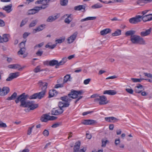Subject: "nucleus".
<instances>
[{
    "mask_svg": "<svg viewBox=\"0 0 152 152\" xmlns=\"http://www.w3.org/2000/svg\"><path fill=\"white\" fill-rule=\"evenodd\" d=\"M105 120L108 122H112V121L111 120L110 117H107L105 118Z\"/></svg>",
    "mask_w": 152,
    "mask_h": 152,
    "instance_id": "nucleus-63",
    "label": "nucleus"
},
{
    "mask_svg": "<svg viewBox=\"0 0 152 152\" xmlns=\"http://www.w3.org/2000/svg\"><path fill=\"white\" fill-rule=\"evenodd\" d=\"M102 7V4H100L99 3H97L94 4V5H92L91 6V8L92 9H94L100 8Z\"/></svg>",
    "mask_w": 152,
    "mask_h": 152,
    "instance_id": "nucleus-35",
    "label": "nucleus"
},
{
    "mask_svg": "<svg viewBox=\"0 0 152 152\" xmlns=\"http://www.w3.org/2000/svg\"><path fill=\"white\" fill-rule=\"evenodd\" d=\"M48 5H42V6H38V8L39 11L41 10V9H45L46 8L48 7Z\"/></svg>",
    "mask_w": 152,
    "mask_h": 152,
    "instance_id": "nucleus-46",
    "label": "nucleus"
},
{
    "mask_svg": "<svg viewBox=\"0 0 152 152\" xmlns=\"http://www.w3.org/2000/svg\"><path fill=\"white\" fill-rule=\"evenodd\" d=\"M17 93L14 92L10 96L8 97L6 99L8 100L15 99V102L16 104L20 102V107H28L30 108V110H34L38 107V104H34V101H27L29 97V95L25 93H23L17 97Z\"/></svg>",
    "mask_w": 152,
    "mask_h": 152,
    "instance_id": "nucleus-1",
    "label": "nucleus"
},
{
    "mask_svg": "<svg viewBox=\"0 0 152 152\" xmlns=\"http://www.w3.org/2000/svg\"><path fill=\"white\" fill-rule=\"evenodd\" d=\"M28 21V19L27 18H26L22 20V21L20 26V27H22L24 25L27 23Z\"/></svg>",
    "mask_w": 152,
    "mask_h": 152,
    "instance_id": "nucleus-39",
    "label": "nucleus"
},
{
    "mask_svg": "<svg viewBox=\"0 0 152 152\" xmlns=\"http://www.w3.org/2000/svg\"><path fill=\"white\" fill-rule=\"evenodd\" d=\"M10 91V89L7 87H4L1 89L0 87V95L4 96L7 94Z\"/></svg>",
    "mask_w": 152,
    "mask_h": 152,
    "instance_id": "nucleus-11",
    "label": "nucleus"
},
{
    "mask_svg": "<svg viewBox=\"0 0 152 152\" xmlns=\"http://www.w3.org/2000/svg\"><path fill=\"white\" fill-rule=\"evenodd\" d=\"M83 93V90L76 91L74 90H71L70 93L67 96H64L61 97L60 99L66 103H63L62 106L64 107H67L69 105V103L72 100L71 99L77 98L78 95H82Z\"/></svg>",
    "mask_w": 152,
    "mask_h": 152,
    "instance_id": "nucleus-2",
    "label": "nucleus"
},
{
    "mask_svg": "<svg viewBox=\"0 0 152 152\" xmlns=\"http://www.w3.org/2000/svg\"><path fill=\"white\" fill-rule=\"evenodd\" d=\"M67 58L66 57H64L59 62H58V66L64 64L67 61Z\"/></svg>",
    "mask_w": 152,
    "mask_h": 152,
    "instance_id": "nucleus-28",
    "label": "nucleus"
},
{
    "mask_svg": "<svg viewBox=\"0 0 152 152\" xmlns=\"http://www.w3.org/2000/svg\"><path fill=\"white\" fill-rule=\"evenodd\" d=\"M120 143V141L119 139L115 140V145H118Z\"/></svg>",
    "mask_w": 152,
    "mask_h": 152,
    "instance_id": "nucleus-64",
    "label": "nucleus"
},
{
    "mask_svg": "<svg viewBox=\"0 0 152 152\" xmlns=\"http://www.w3.org/2000/svg\"><path fill=\"white\" fill-rule=\"evenodd\" d=\"M8 67L10 69H18L19 70L20 65L18 64H12L8 65Z\"/></svg>",
    "mask_w": 152,
    "mask_h": 152,
    "instance_id": "nucleus-26",
    "label": "nucleus"
},
{
    "mask_svg": "<svg viewBox=\"0 0 152 152\" xmlns=\"http://www.w3.org/2000/svg\"><path fill=\"white\" fill-rule=\"evenodd\" d=\"M110 118L112 122L113 123L115 122L119 121L118 119L113 117H110Z\"/></svg>",
    "mask_w": 152,
    "mask_h": 152,
    "instance_id": "nucleus-49",
    "label": "nucleus"
},
{
    "mask_svg": "<svg viewBox=\"0 0 152 152\" xmlns=\"http://www.w3.org/2000/svg\"><path fill=\"white\" fill-rule=\"evenodd\" d=\"M26 41L24 42H21L20 44L19 45V47L20 48H21L22 47L23 48H25V42Z\"/></svg>",
    "mask_w": 152,
    "mask_h": 152,
    "instance_id": "nucleus-45",
    "label": "nucleus"
},
{
    "mask_svg": "<svg viewBox=\"0 0 152 152\" xmlns=\"http://www.w3.org/2000/svg\"><path fill=\"white\" fill-rule=\"evenodd\" d=\"M59 17L60 14H57L54 16H49L47 19L46 21L47 22H52L58 18Z\"/></svg>",
    "mask_w": 152,
    "mask_h": 152,
    "instance_id": "nucleus-14",
    "label": "nucleus"
},
{
    "mask_svg": "<svg viewBox=\"0 0 152 152\" xmlns=\"http://www.w3.org/2000/svg\"><path fill=\"white\" fill-rule=\"evenodd\" d=\"M107 99L106 97L104 95L99 96L98 98H95L94 100L95 102H99L100 105L106 104L108 103L107 101Z\"/></svg>",
    "mask_w": 152,
    "mask_h": 152,
    "instance_id": "nucleus-5",
    "label": "nucleus"
},
{
    "mask_svg": "<svg viewBox=\"0 0 152 152\" xmlns=\"http://www.w3.org/2000/svg\"><path fill=\"white\" fill-rule=\"evenodd\" d=\"M49 120L52 121V120H55L57 118V117L54 116H50L49 115Z\"/></svg>",
    "mask_w": 152,
    "mask_h": 152,
    "instance_id": "nucleus-55",
    "label": "nucleus"
},
{
    "mask_svg": "<svg viewBox=\"0 0 152 152\" xmlns=\"http://www.w3.org/2000/svg\"><path fill=\"white\" fill-rule=\"evenodd\" d=\"M141 20H142L144 22L152 20V14L141 16Z\"/></svg>",
    "mask_w": 152,
    "mask_h": 152,
    "instance_id": "nucleus-13",
    "label": "nucleus"
},
{
    "mask_svg": "<svg viewBox=\"0 0 152 152\" xmlns=\"http://www.w3.org/2000/svg\"><path fill=\"white\" fill-rule=\"evenodd\" d=\"M56 91L54 90H50L49 92L48 97L50 98L53 97L55 95V93H56Z\"/></svg>",
    "mask_w": 152,
    "mask_h": 152,
    "instance_id": "nucleus-33",
    "label": "nucleus"
},
{
    "mask_svg": "<svg viewBox=\"0 0 152 152\" xmlns=\"http://www.w3.org/2000/svg\"><path fill=\"white\" fill-rule=\"evenodd\" d=\"M125 90L127 92L130 94H133V91L131 88H126Z\"/></svg>",
    "mask_w": 152,
    "mask_h": 152,
    "instance_id": "nucleus-50",
    "label": "nucleus"
},
{
    "mask_svg": "<svg viewBox=\"0 0 152 152\" xmlns=\"http://www.w3.org/2000/svg\"><path fill=\"white\" fill-rule=\"evenodd\" d=\"M144 74L145 76H146L148 77H150L152 78V75L151 74L147 73H144Z\"/></svg>",
    "mask_w": 152,
    "mask_h": 152,
    "instance_id": "nucleus-59",
    "label": "nucleus"
},
{
    "mask_svg": "<svg viewBox=\"0 0 152 152\" xmlns=\"http://www.w3.org/2000/svg\"><path fill=\"white\" fill-rule=\"evenodd\" d=\"M49 115L48 114H43L41 116L40 120L42 122H47L49 120Z\"/></svg>",
    "mask_w": 152,
    "mask_h": 152,
    "instance_id": "nucleus-21",
    "label": "nucleus"
},
{
    "mask_svg": "<svg viewBox=\"0 0 152 152\" xmlns=\"http://www.w3.org/2000/svg\"><path fill=\"white\" fill-rule=\"evenodd\" d=\"M43 134L45 136L47 137L49 134V131L46 129H45L43 132Z\"/></svg>",
    "mask_w": 152,
    "mask_h": 152,
    "instance_id": "nucleus-51",
    "label": "nucleus"
},
{
    "mask_svg": "<svg viewBox=\"0 0 152 152\" xmlns=\"http://www.w3.org/2000/svg\"><path fill=\"white\" fill-rule=\"evenodd\" d=\"M111 30L108 28L104 29L100 31V34L102 35H105L111 32Z\"/></svg>",
    "mask_w": 152,
    "mask_h": 152,
    "instance_id": "nucleus-25",
    "label": "nucleus"
},
{
    "mask_svg": "<svg viewBox=\"0 0 152 152\" xmlns=\"http://www.w3.org/2000/svg\"><path fill=\"white\" fill-rule=\"evenodd\" d=\"M91 79L90 78H88L85 80L84 81L83 83L85 85H87L89 83Z\"/></svg>",
    "mask_w": 152,
    "mask_h": 152,
    "instance_id": "nucleus-56",
    "label": "nucleus"
},
{
    "mask_svg": "<svg viewBox=\"0 0 152 152\" xmlns=\"http://www.w3.org/2000/svg\"><path fill=\"white\" fill-rule=\"evenodd\" d=\"M109 142V141L107 140L106 138L102 139V145L101 146L103 147H105L106 146L107 143Z\"/></svg>",
    "mask_w": 152,
    "mask_h": 152,
    "instance_id": "nucleus-36",
    "label": "nucleus"
},
{
    "mask_svg": "<svg viewBox=\"0 0 152 152\" xmlns=\"http://www.w3.org/2000/svg\"><path fill=\"white\" fill-rule=\"evenodd\" d=\"M64 112V110L61 108H58L57 109L53 108L51 111V114L53 115H57L62 114Z\"/></svg>",
    "mask_w": 152,
    "mask_h": 152,
    "instance_id": "nucleus-7",
    "label": "nucleus"
},
{
    "mask_svg": "<svg viewBox=\"0 0 152 152\" xmlns=\"http://www.w3.org/2000/svg\"><path fill=\"white\" fill-rule=\"evenodd\" d=\"M136 33V31L134 30H129L127 31L125 34L126 36H130L131 37L134 36Z\"/></svg>",
    "mask_w": 152,
    "mask_h": 152,
    "instance_id": "nucleus-27",
    "label": "nucleus"
},
{
    "mask_svg": "<svg viewBox=\"0 0 152 152\" xmlns=\"http://www.w3.org/2000/svg\"><path fill=\"white\" fill-rule=\"evenodd\" d=\"M39 83H41L42 91L39 93H35L30 96H29L28 98L29 99H34L37 98L41 99L45 96L46 92L48 83H42L41 81H39Z\"/></svg>",
    "mask_w": 152,
    "mask_h": 152,
    "instance_id": "nucleus-3",
    "label": "nucleus"
},
{
    "mask_svg": "<svg viewBox=\"0 0 152 152\" xmlns=\"http://www.w3.org/2000/svg\"><path fill=\"white\" fill-rule=\"evenodd\" d=\"M101 2L105 4H108L111 3H113L114 2L111 0H102Z\"/></svg>",
    "mask_w": 152,
    "mask_h": 152,
    "instance_id": "nucleus-41",
    "label": "nucleus"
},
{
    "mask_svg": "<svg viewBox=\"0 0 152 152\" xmlns=\"http://www.w3.org/2000/svg\"><path fill=\"white\" fill-rule=\"evenodd\" d=\"M12 4H10L4 6L3 7L2 9L5 11L7 13H9L12 10Z\"/></svg>",
    "mask_w": 152,
    "mask_h": 152,
    "instance_id": "nucleus-20",
    "label": "nucleus"
},
{
    "mask_svg": "<svg viewBox=\"0 0 152 152\" xmlns=\"http://www.w3.org/2000/svg\"><path fill=\"white\" fill-rule=\"evenodd\" d=\"M38 8V6L34 7L33 9L29 10L27 13V15H34L38 13L39 10Z\"/></svg>",
    "mask_w": 152,
    "mask_h": 152,
    "instance_id": "nucleus-12",
    "label": "nucleus"
},
{
    "mask_svg": "<svg viewBox=\"0 0 152 152\" xmlns=\"http://www.w3.org/2000/svg\"><path fill=\"white\" fill-rule=\"evenodd\" d=\"M64 16H67V18H66L64 20L65 23L67 24H69L72 20V14L70 15L66 14L64 15Z\"/></svg>",
    "mask_w": 152,
    "mask_h": 152,
    "instance_id": "nucleus-19",
    "label": "nucleus"
},
{
    "mask_svg": "<svg viewBox=\"0 0 152 152\" xmlns=\"http://www.w3.org/2000/svg\"><path fill=\"white\" fill-rule=\"evenodd\" d=\"M40 66H37L34 70V71L35 73H37L40 72Z\"/></svg>",
    "mask_w": 152,
    "mask_h": 152,
    "instance_id": "nucleus-48",
    "label": "nucleus"
},
{
    "mask_svg": "<svg viewBox=\"0 0 152 152\" xmlns=\"http://www.w3.org/2000/svg\"><path fill=\"white\" fill-rule=\"evenodd\" d=\"M130 40L134 44L143 45L146 44L144 39L137 35L135 34L133 36L130 37Z\"/></svg>",
    "mask_w": 152,
    "mask_h": 152,
    "instance_id": "nucleus-4",
    "label": "nucleus"
},
{
    "mask_svg": "<svg viewBox=\"0 0 152 152\" xmlns=\"http://www.w3.org/2000/svg\"><path fill=\"white\" fill-rule=\"evenodd\" d=\"M117 92L114 90H106L104 91L103 94H107L110 95H113L116 94Z\"/></svg>",
    "mask_w": 152,
    "mask_h": 152,
    "instance_id": "nucleus-22",
    "label": "nucleus"
},
{
    "mask_svg": "<svg viewBox=\"0 0 152 152\" xmlns=\"http://www.w3.org/2000/svg\"><path fill=\"white\" fill-rule=\"evenodd\" d=\"M121 34V31L120 30L117 29L114 33L112 34V35L113 36H115L120 35Z\"/></svg>",
    "mask_w": 152,
    "mask_h": 152,
    "instance_id": "nucleus-34",
    "label": "nucleus"
},
{
    "mask_svg": "<svg viewBox=\"0 0 152 152\" xmlns=\"http://www.w3.org/2000/svg\"><path fill=\"white\" fill-rule=\"evenodd\" d=\"M64 83L63 82V83L61 84H58L56 85L55 86V88H59L62 87L64 86Z\"/></svg>",
    "mask_w": 152,
    "mask_h": 152,
    "instance_id": "nucleus-44",
    "label": "nucleus"
},
{
    "mask_svg": "<svg viewBox=\"0 0 152 152\" xmlns=\"http://www.w3.org/2000/svg\"><path fill=\"white\" fill-rule=\"evenodd\" d=\"M78 34L77 31L74 32L72 35L69 37L67 39L68 42L69 44L73 42L75 40Z\"/></svg>",
    "mask_w": 152,
    "mask_h": 152,
    "instance_id": "nucleus-10",
    "label": "nucleus"
},
{
    "mask_svg": "<svg viewBox=\"0 0 152 152\" xmlns=\"http://www.w3.org/2000/svg\"><path fill=\"white\" fill-rule=\"evenodd\" d=\"M26 50L25 48H23L22 47L21 48H20V50L18 52V53L19 55H23L25 52Z\"/></svg>",
    "mask_w": 152,
    "mask_h": 152,
    "instance_id": "nucleus-38",
    "label": "nucleus"
},
{
    "mask_svg": "<svg viewBox=\"0 0 152 152\" xmlns=\"http://www.w3.org/2000/svg\"><path fill=\"white\" fill-rule=\"evenodd\" d=\"M96 122V121L95 120L88 119L83 120L82 122V124L85 125H92Z\"/></svg>",
    "mask_w": 152,
    "mask_h": 152,
    "instance_id": "nucleus-16",
    "label": "nucleus"
},
{
    "mask_svg": "<svg viewBox=\"0 0 152 152\" xmlns=\"http://www.w3.org/2000/svg\"><path fill=\"white\" fill-rule=\"evenodd\" d=\"M49 43L47 44L45 46V47L46 48H49L51 49H53L56 46V45H55V44H53L52 45H48Z\"/></svg>",
    "mask_w": 152,
    "mask_h": 152,
    "instance_id": "nucleus-43",
    "label": "nucleus"
},
{
    "mask_svg": "<svg viewBox=\"0 0 152 152\" xmlns=\"http://www.w3.org/2000/svg\"><path fill=\"white\" fill-rule=\"evenodd\" d=\"M44 45V43L43 42H42L41 43H40L34 46V48L35 49L36 48V47H38L39 48H40L41 47H42Z\"/></svg>",
    "mask_w": 152,
    "mask_h": 152,
    "instance_id": "nucleus-57",
    "label": "nucleus"
},
{
    "mask_svg": "<svg viewBox=\"0 0 152 152\" xmlns=\"http://www.w3.org/2000/svg\"><path fill=\"white\" fill-rule=\"evenodd\" d=\"M5 26L4 22L2 20L0 19V26L3 27Z\"/></svg>",
    "mask_w": 152,
    "mask_h": 152,
    "instance_id": "nucleus-54",
    "label": "nucleus"
},
{
    "mask_svg": "<svg viewBox=\"0 0 152 152\" xmlns=\"http://www.w3.org/2000/svg\"><path fill=\"white\" fill-rule=\"evenodd\" d=\"M65 39V37L64 36L60 37L59 39H56L55 40L56 43L55 45H56L58 44H60L63 42Z\"/></svg>",
    "mask_w": 152,
    "mask_h": 152,
    "instance_id": "nucleus-24",
    "label": "nucleus"
},
{
    "mask_svg": "<svg viewBox=\"0 0 152 152\" xmlns=\"http://www.w3.org/2000/svg\"><path fill=\"white\" fill-rule=\"evenodd\" d=\"M38 21V20L37 19H35L32 20L29 24V27L31 28L37 24Z\"/></svg>",
    "mask_w": 152,
    "mask_h": 152,
    "instance_id": "nucleus-32",
    "label": "nucleus"
},
{
    "mask_svg": "<svg viewBox=\"0 0 152 152\" xmlns=\"http://www.w3.org/2000/svg\"><path fill=\"white\" fill-rule=\"evenodd\" d=\"M141 21L140 15H136L135 17L130 18L129 22L132 24H136L140 22Z\"/></svg>",
    "mask_w": 152,
    "mask_h": 152,
    "instance_id": "nucleus-6",
    "label": "nucleus"
},
{
    "mask_svg": "<svg viewBox=\"0 0 152 152\" xmlns=\"http://www.w3.org/2000/svg\"><path fill=\"white\" fill-rule=\"evenodd\" d=\"M7 126L6 124L0 121V127L5 128Z\"/></svg>",
    "mask_w": 152,
    "mask_h": 152,
    "instance_id": "nucleus-53",
    "label": "nucleus"
},
{
    "mask_svg": "<svg viewBox=\"0 0 152 152\" xmlns=\"http://www.w3.org/2000/svg\"><path fill=\"white\" fill-rule=\"evenodd\" d=\"M30 33L27 32L25 33L23 35V37L24 38H26L30 34Z\"/></svg>",
    "mask_w": 152,
    "mask_h": 152,
    "instance_id": "nucleus-60",
    "label": "nucleus"
},
{
    "mask_svg": "<svg viewBox=\"0 0 152 152\" xmlns=\"http://www.w3.org/2000/svg\"><path fill=\"white\" fill-rule=\"evenodd\" d=\"M50 1L49 0H38L35 2V4H42L44 5H48Z\"/></svg>",
    "mask_w": 152,
    "mask_h": 152,
    "instance_id": "nucleus-18",
    "label": "nucleus"
},
{
    "mask_svg": "<svg viewBox=\"0 0 152 152\" xmlns=\"http://www.w3.org/2000/svg\"><path fill=\"white\" fill-rule=\"evenodd\" d=\"M45 25L43 24L41 25L36 28L33 29L32 33L33 34H35L37 32L41 31L43 30L45 28Z\"/></svg>",
    "mask_w": 152,
    "mask_h": 152,
    "instance_id": "nucleus-17",
    "label": "nucleus"
},
{
    "mask_svg": "<svg viewBox=\"0 0 152 152\" xmlns=\"http://www.w3.org/2000/svg\"><path fill=\"white\" fill-rule=\"evenodd\" d=\"M19 72H18L10 73L9 74V77L6 80L7 81H11L13 79L19 76Z\"/></svg>",
    "mask_w": 152,
    "mask_h": 152,
    "instance_id": "nucleus-8",
    "label": "nucleus"
},
{
    "mask_svg": "<svg viewBox=\"0 0 152 152\" xmlns=\"http://www.w3.org/2000/svg\"><path fill=\"white\" fill-rule=\"evenodd\" d=\"M34 127V126H33L31 128H29L27 134L30 135L31 134V130Z\"/></svg>",
    "mask_w": 152,
    "mask_h": 152,
    "instance_id": "nucleus-61",
    "label": "nucleus"
},
{
    "mask_svg": "<svg viewBox=\"0 0 152 152\" xmlns=\"http://www.w3.org/2000/svg\"><path fill=\"white\" fill-rule=\"evenodd\" d=\"M131 79L132 81L134 83L140 82L142 80H144L143 79H137L134 78H131Z\"/></svg>",
    "mask_w": 152,
    "mask_h": 152,
    "instance_id": "nucleus-40",
    "label": "nucleus"
},
{
    "mask_svg": "<svg viewBox=\"0 0 152 152\" xmlns=\"http://www.w3.org/2000/svg\"><path fill=\"white\" fill-rule=\"evenodd\" d=\"M85 6L83 5H79L75 6L74 8V9L75 10H85Z\"/></svg>",
    "mask_w": 152,
    "mask_h": 152,
    "instance_id": "nucleus-29",
    "label": "nucleus"
},
{
    "mask_svg": "<svg viewBox=\"0 0 152 152\" xmlns=\"http://www.w3.org/2000/svg\"><path fill=\"white\" fill-rule=\"evenodd\" d=\"M58 61L56 60H53L50 61L49 66H54L56 65L55 67L57 68L58 65Z\"/></svg>",
    "mask_w": 152,
    "mask_h": 152,
    "instance_id": "nucleus-23",
    "label": "nucleus"
},
{
    "mask_svg": "<svg viewBox=\"0 0 152 152\" xmlns=\"http://www.w3.org/2000/svg\"><path fill=\"white\" fill-rule=\"evenodd\" d=\"M70 75L67 74L64 76V78L63 83H66L68 81H70Z\"/></svg>",
    "mask_w": 152,
    "mask_h": 152,
    "instance_id": "nucleus-31",
    "label": "nucleus"
},
{
    "mask_svg": "<svg viewBox=\"0 0 152 152\" xmlns=\"http://www.w3.org/2000/svg\"><path fill=\"white\" fill-rule=\"evenodd\" d=\"M143 30L140 33V36L142 37H144L149 35L151 32L152 28H150L148 29H143Z\"/></svg>",
    "mask_w": 152,
    "mask_h": 152,
    "instance_id": "nucleus-9",
    "label": "nucleus"
},
{
    "mask_svg": "<svg viewBox=\"0 0 152 152\" xmlns=\"http://www.w3.org/2000/svg\"><path fill=\"white\" fill-rule=\"evenodd\" d=\"M60 123H57L54 124L51 126V127L53 128H55L58 126L60 125H61Z\"/></svg>",
    "mask_w": 152,
    "mask_h": 152,
    "instance_id": "nucleus-52",
    "label": "nucleus"
},
{
    "mask_svg": "<svg viewBox=\"0 0 152 152\" xmlns=\"http://www.w3.org/2000/svg\"><path fill=\"white\" fill-rule=\"evenodd\" d=\"M43 53V51L39 50L36 52V54L38 56H41Z\"/></svg>",
    "mask_w": 152,
    "mask_h": 152,
    "instance_id": "nucleus-47",
    "label": "nucleus"
},
{
    "mask_svg": "<svg viewBox=\"0 0 152 152\" xmlns=\"http://www.w3.org/2000/svg\"><path fill=\"white\" fill-rule=\"evenodd\" d=\"M143 90V86L140 84H138L137 86L135 87L134 91L135 93L139 94L141 93Z\"/></svg>",
    "mask_w": 152,
    "mask_h": 152,
    "instance_id": "nucleus-15",
    "label": "nucleus"
},
{
    "mask_svg": "<svg viewBox=\"0 0 152 152\" xmlns=\"http://www.w3.org/2000/svg\"><path fill=\"white\" fill-rule=\"evenodd\" d=\"M9 37V35L8 34H4L3 35V37H2V42L8 41Z\"/></svg>",
    "mask_w": 152,
    "mask_h": 152,
    "instance_id": "nucleus-30",
    "label": "nucleus"
},
{
    "mask_svg": "<svg viewBox=\"0 0 152 152\" xmlns=\"http://www.w3.org/2000/svg\"><path fill=\"white\" fill-rule=\"evenodd\" d=\"M117 76L115 75H113V76H110L106 78V79H114L117 78Z\"/></svg>",
    "mask_w": 152,
    "mask_h": 152,
    "instance_id": "nucleus-62",
    "label": "nucleus"
},
{
    "mask_svg": "<svg viewBox=\"0 0 152 152\" xmlns=\"http://www.w3.org/2000/svg\"><path fill=\"white\" fill-rule=\"evenodd\" d=\"M68 3V0H61L60 4L62 6H66Z\"/></svg>",
    "mask_w": 152,
    "mask_h": 152,
    "instance_id": "nucleus-37",
    "label": "nucleus"
},
{
    "mask_svg": "<svg viewBox=\"0 0 152 152\" xmlns=\"http://www.w3.org/2000/svg\"><path fill=\"white\" fill-rule=\"evenodd\" d=\"M80 142L78 141L77 142L75 143V145H74V148H75L76 149H79L80 147Z\"/></svg>",
    "mask_w": 152,
    "mask_h": 152,
    "instance_id": "nucleus-42",
    "label": "nucleus"
},
{
    "mask_svg": "<svg viewBox=\"0 0 152 152\" xmlns=\"http://www.w3.org/2000/svg\"><path fill=\"white\" fill-rule=\"evenodd\" d=\"M137 4L140 6H143L145 4V2L141 1H137Z\"/></svg>",
    "mask_w": 152,
    "mask_h": 152,
    "instance_id": "nucleus-58",
    "label": "nucleus"
}]
</instances>
